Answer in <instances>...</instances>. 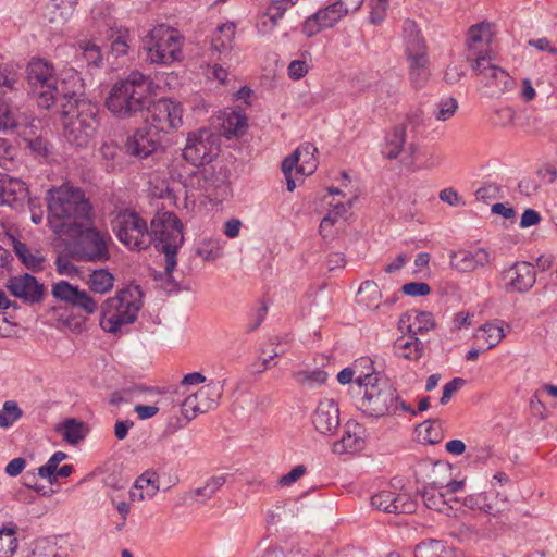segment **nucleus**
Here are the masks:
<instances>
[{
    "label": "nucleus",
    "mask_w": 557,
    "mask_h": 557,
    "mask_svg": "<svg viewBox=\"0 0 557 557\" xmlns=\"http://www.w3.org/2000/svg\"><path fill=\"white\" fill-rule=\"evenodd\" d=\"M247 127V119L237 112L230 113L223 122L226 137L243 134Z\"/></svg>",
    "instance_id": "nucleus-48"
},
{
    "label": "nucleus",
    "mask_w": 557,
    "mask_h": 557,
    "mask_svg": "<svg viewBox=\"0 0 557 557\" xmlns=\"http://www.w3.org/2000/svg\"><path fill=\"white\" fill-rule=\"evenodd\" d=\"M293 376L299 384L308 387L320 386L327 380V373L320 369L297 371Z\"/></svg>",
    "instance_id": "nucleus-44"
},
{
    "label": "nucleus",
    "mask_w": 557,
    "mask_h": 557,
    "mask_svg": "<svg viewBox=\"0 0 557 557\" xmlns=\"http://www.w3.org/2000/svg\"><path fill=\"white\" fill-rule=\"evenodd\" d=\"M26 74L29 95L42 109H50L58 102L73 99L83 92V84L77 73L59 78L53 64L45 59H32Z\"/></svg>",
    "instance_id": "nucleus-2"
},
{
    "label": "nucleus",
    "mask_w": 557,
    "mask_h": 557,
    "mask_svg": "<svg viewBox=\"0 0 557 557\" xmlns=\"http://www.w3.org/2000/svg\"><path fill=\"white\" fill-rule=\"evenodd\" d=\"M16 126L17 123L13 112L0 98V131L14 129Z\"/></svg>",
    "instance_id": "nucleus-57"
},
{
    "label": "nucleus",
    "mask_w": 557,
    "mask_h": 557,
    "mask_svg": "<svg viewBox=\"0 0 557 557\" xmlns=\"http://www.w3.org/2000/svg\"><path fill=\"white\" fill-rule=\"evenodd\" d=\"M225 381L211 382L197 391V397H200L208 405V410L215 407L223 394Z\"/></svg>",
    "instance_id": "nucleus-42"
},
{
    "label": "nucleus",
    "mask_w": 557,
    "mask_h": 557,
    "mask_svg": "<svg viewBox=\"0 0 557 557\" xmlns=\"http://www.w3.org/2000/svg\"><path fill=\"white\" fill-rule=\"evenodd\" d=\"M76 58L82 59L88 65L96 67L102 63V53L100 47L89 40H81L76 51Z\"/></svg>",
    "instance_id": "nucleus-41"
},
{
    "label": "nucleus",
    "mask_w": 557,
    "mask_h": 557,
    "mask_svg": "<svg viewBox=\"0 0 557 557\" xmlns=\"http://www.w3.org/2000/svg\"><path fill=\"white\" fill-rule=\"evenodd\" d=\"M112 228L119 240L129 249L145 250L152 243L164 253V272L170 280L177 264L176 255L184 243L183 224L172 212H158L148 228L134 210L120 211L112 221Z\"/></svg>",
    "instance_id": "nucleus-1"
},
{
    "label": "nucleus",
    "mask_w": 557,
    "mask_h": 557,
    "mask_svg": "<svg viewBox=\"0 0 557 557\" xmlns=\"http://www.w3.org/2000/svg\"><path fill=\"white\" fill-rule=\"evenodd\" d=\"M474 337L486 345L485 350H490L503 341L505 333L497 322H487L476 330Z\"/></svg>",
    "instance_id": "nucleus-32"
},
{
    "label": "nucleus",
    "mask_w": 557,
    "mask_h": 557,
    "mask_svg": "<svg viewBox=\"0 0 557 557\" xmlns=\"http://www.w3.org/2000/svg\"><path fill=\"white\" fill-rule=\"evenodd\" d=\"M347 14V8L342 5V1H335L317 12V17L322 22V26L326 28L333 27Z\"/></svg>",
    "instance_id": "nucleus-38"
},
{
    "label": "nucleus",
    "mask_w": 557,
    "mask_h": 557,
    "mask_svg": "<svg viewBox=\"0 0 557 557\" xmlns=\"http://www.w3.org/2000/svg\"><path fill=\"white\" fill-rule=\"evenodd\" d=\"M492 36V25L487 22H482L475 25H472L468 30V39H467V61L472 64L474 63L475 58L486 57L488 58V53L486 50L479 49V45L488 44Z\"/></svg>",
    "instance_id": "nucleus-23"
},
{
    "label": "nucleus",
    "mask_w": 557,
    "mask_h": 557,
    "mask_svg": "<svg viewBox=\"0 0 557 557\" xmlns=\"http://www.w3.org/2000/svg\"><path fill=\"white\" fill-rule=\"evenodd\" d=\"M450 267L459 272H473L479 268L488 265L492 261L490 252L485 248L473 251H453L449 256Z\"/></svg>",
    "instance_id": "nucleus-21"
},
{
    "label": "nucleus",
    "mask_w": 557,
    "mask_h": 557,
    "mask_svg": "<svg viewBox=\"0 0 557 557\" xmlns=\"http://www.w3.org/2000/svg\"><path fill=\"white\" fill-rule=\"evenodd\" d=\"M148 115L146 124L153 129L156 134H169L183 125V108L181 103L170 99H159L146 108Z\"/></svg>",
    "instance_id": "nucleus-10"
},
{
    "label": "nucleus",
    "mask_w": 557,
    "mask_h": 557,
    "mask_svg": "<svg viewBox=\"0 0 557 557\" xmlns=\"http://www.w3.org/2000/svg\"><path fill=\"white\" fill-rule=\"evenodd\" d=\"M407 136V123L395 125L386 137V146L384 154L387 159L393 160L399 157L404 150Z\"/></svg>",
    "instance_id": "nucleus-30"
},
{
    "label": "nucleus",
    "mask_w": 557,
    "mask_h": 557,
    "mask_svg": "<svg viewBox=\"0 0 557 557\" xmlns=\"http://www.w3.org/2000/svg\"><path fill=\"white\" fill-rule=\"evenodd\" d=\"M143 42L148 62L168 65L182 59L185 37L178 29L160 24L144 37Z\"/></svg>",
    "instance_id": "nucleus-9"
},
{
    "label": "nucleus",
    "mask_w": 557,
    "mask_h": 557,
    "mask_svg": "<svg viewBox=\"0 0 557 557\" xmlns=\"http://www.w3.org/2000/svg\"><path fill=\"white\" fill-rule=\"evenodd\" d=\"M371 505L380 511L395 515H408L417 509V502L409 494H397L389 490L374 494L371 497Z\"/></svg>",
    "instance_id": "nucleus-15"
},
{
    "label": "nucleus",
    "mask_w": 557,
    "mask_h": 557,
    "mask_svg": "<svg viewBox=\"0 0 557 557\" xmlns=\"http://www.w3.org/2000/svg\"><path fill=\"white\" fill-rule=\"evenodd\" d=\"M129 34L127 29H117L114 32V34L111 35L112 42H111V51L116 57L124 55L128 51V40Z\"/></svg>",
    "instance_id": "nucleus-55"
},
{
    "label": "nucleus",
    "mask_w": 557,
    "mask_h": 557,
    "mask_svg": "<svg viewBox=\"0 0 557 557\" xmlns=\"http://www.w3.org/2000/svg\"><path fill=\"white\" fill-rule=\"evenodd\" d=\"M376 92L379 102H382L384 106L395 104L399 100L400 81H380L376 85Z\"/></svg>",
    "instance_id": "nucleus-37"
},
{
    "label": "nucleus",
    "mask_w": 557,
    "mask_h": 557,
    "mask_svg": "<svg viewBox=\"0 0 557 557\" xmlns=\"http://www.w3.org/2000/svg\"><path fill=\"white\" fill-rule=\"evenodd\" d=\"M307 471V468L304 465H298L294 467L288 473L282 475L278 480V484L281 486H290L295 482H297Z\"/></svg>",
    "instance_id": "nucleus-62"
},
{
    "label": "nucleus",
    "mask_w": 557,
    "mask_h": 557,
    "mask_svg": "<svg viewBox=\"0 0 557 557\" xmlns=\"http://www.w3.org/2000/svg\"><path fill=\"white\" fill-rule=\"evenodd\" d=\"M197 183L209 197L224 199L230 194L228 170L224 165L205 166L197 174Z\"/></svg>",
    "instance_id": "nucleus-13"
},
{
    "label": "nucleus",
    "mask_w": 557,
    "mask_h": 557,
    "mask_svg": "<svg viewBox=\"0 0 557 557\" xmlns=\"http://www.w3.org/2000/svg\"><path fill=\"white\" fill-rule=\"evenodd\" d=\"M48 223L53 233L61 235L92 219V207L79 188L64 184L48 190Z\"/></svg>",
    "instance_id": "nucleus-3"
},
{
    "label": "nucleus",
    "mask_w": 557,
    "mask_h": 557,
    "mask_svg": "<svg viewBox=\"0 0 557 557\" xmlns=\"http://www.w3.org/2000/svg\"><path fill=\"white\" fill-rule=\"evenodd\" d=\"M196 255L202 258L205 261H214L221 256V247L219 240L213 238L202 239L197 248Z\"/></svg>",
    "instance_id": "nucleus-51"
},
{
    "label": "nucleus",
    "mask_w": 557,
    "mask_h": 557,
    "mask_svg": "<svg viewBox=\"0 0 557 557\" xmlns=\"http://www.w3.org/2000/svg\"><path fill=\"white\" fill-rule=\"evenodd\" d=\"M65 235L71 238L69 249L76 261L106 262L110 259L111 237L107 232L97 230L92 224V219Z\"/></svg>",
    "instance_id": "nucleus-7"
},
{
    "label": "nucleus",
    "mask_w": 557,
    "mask_h": 557,
    "mask_svg": "<svg viewBox=\"0 0 557 557\" xmlns=\"http://www.w3.org/2000/svg\"><path fill=\"white\" fill-rule=\"evenodd\" d=\"M443 487V483L432 482L422 491H419L418 494L426 508L450 516L454 510V504L459 503V499L453 496L447 498L446 494L440 491Z\"/></svg>",
    "instance_id": "nucleus-22"
},
{
    "label": "nucleus",
    "mask_w": 557,
    "mask_h": 557,
    "mask_svg": "<svg viewBox=\"0 0 557 557\" xmlns=\"http://www.w3.org/2000/svg\"><path fill=\"white\" fill-rule=\"evenodd\" d=\"M401 290L408 296H426L430 294L431 287L428 283L424 282H410L404 284Z\"/></svg>",
    "instance_id": "nucleus-60"
},
{
    "label": "nucleus",
    "mask_w": 557,
    "mask_h": 557,
    "mask_svg": "<svg viewBox=\"0 0 557 557\" xmlns=\"http://www.w3.org/2000/svg\"><path fill=\"white\" fill-rule=\"evenodd\" d=\"M507 293H528L536 282L534 267L527 261H517L500 273Z\"/></svg>",
    "instance_id": "nucleus-12"
},
{
    "label": "nucleus",
    "mask_w": 557,
    "mask_h": 557,
    "mask_svg": "<svg viewBox=\"0 0 557 557\" xmlns=\"http://www.w3.org/2000/svg\"><path fill=\"white\" fill-rule=\"evenodd\" d=\"M206 411H208V405L205 404L200 397H197V392L186 397L182 404V414L187 419V421L195 418L197 413Z\"/></svg>",
    "instance_id": "nucleus-50"
},
{
    "label": "nucleus",
    "mask_w": 557,
    "mask_h": 557,
    "mask_svg": "<svg viewBox=\"0 0 557 557\" xmlns=\"http://www.w3.org/2000/svg\"><path fill=\"white\" fill-rule=\"evenodd\" d=\"M323 28L325 27L322 26V22L317 17V12L307 17L302 25V32L309 38L320 33Z\"/></svg>",
    "instance_id": "nucleus-63"
},
{
    "label": "nucleus",
    "mask_w": 557,
    "mask_h": 557,
    "mask_svg": "<svg viewBox=\"0 0 557 557\" xmlns=\"http://www.w3.org/2000/svg\"><path fill=\"white\" fill-rule=\"evenodd\" d=\"M394 351L399 358L417 361L423 355L424 345L417 336H401L395 341Z\"/></svg>",
    "instance_id": "nucleus-27"
},
{
    "label": "nucleus",
    "mask_w": 557,
    "mask_h": 557,
    "mask_svg": "<svg viewBox=\"0 0 557 557\" xmlns=\"http://www.w3.org/2000/svg\"><path fill=\"white\" fill-rule=\"evenodd\" d=\"M136 490H146V496L152 498L159 491V475L154 471H146L139 475L134 484Z\"/></svg>",
    "instance_id": "nucleus-46"
},
{
    "label": "nucleus",
    "mask_w": 557,
    "mask_h": 557,
    "mask_svg": "<svg viewBox=\"0 0 557 557\" xmlns=\"http://www.w3.org/2000/svg\"><path fill=\"white\" fill-rule=\"evenodd\" d=\"M23 414V411L14 400H8L3 404L0 410V428H9L17 421Z\"/></svg>",
    "instance_id": "nucleus-52"
},
{
    "label": "nucleus",
    "mask_w": 557,
    "mask_h": 557,
    "mask_svg": "<svg viewBox=\"0 0 557 557\" xmlns=\"http://www.w3.org/2000/svg\"><path fill=\"white\" fill-rule=\"evenodd\" d=\"M308 70L309 66L305 60H294L289 63L287 73L289 78L293 81H298L306 76Z\"/></svg>",
    "instance_id": "nucleus-61"
},
{
    "label": "nucleus",
    "mask_w": 557,
    "mask_h": 557,
    "mask_svg": "<svg viewBox=\"0 0 557 557\" xmlns=\"http://www.w3.org/2000/svg\"><path fill=\"white\" fill-rule=\"evenodd\" d=\"M356 385L362 396L356 400L357 408L366 416L380 418L395 412L398 394L394 386L376 373L359 374Z\"/></svg>",
    "instance_id": "nucleus-5"
},
{
    "label": "nucleus",
    "mask_w": 557,
    "mask_h": 557,
    "mask_svg": "<svg viewBox=\"0 0 557 557\" xmlns=\"http://www.w3.org/2000/svg\"><path fill=\"white\" fill-rule=\"evenodd\" d=\"M381 298V290L374 281H366L360 285L357 298L360 306L375 310L380 307Z\"/></svg>",
    "instance_id": "nucleus-35"
},
{
    "label": "nucleus",
    "mask_w": 557,
    "mask_h": 557,
    "mask_svg": "<svg viewBox=\"0 0 557 557\" xmlns=\"http://www.w3.org/2000/svg\"><path fill=\"white\" fill-rule=\"evenodd\" d=\"M218 138L208 131L190 133L187 137L183 158L193 165L210 163L219 153Z\"/></svg>",
    "instance_id": "nucleus-11"
},
{
    "label": "nucleus",
    "mask_w": 557,
    "mask_h": 557,
    "mask_svg": "<svg viewBox=\"0 0 557 557\" xmlns=\"http://www.w3.org/2000/svg\"><path fill=\"white\" fill-rule=\"evenodd\" d=\"M58 431H61L63 440L72 445L79 443L87 435L85 424L75 419H66L62 429H58Z\"/></svg>",
    "instance_id": "nucleus-39"
},
{
    "label": "nucleus",
    "mask_w": 557,
    "mask_h": 557,
    "mask_svg": "<svg viewBox=\"0 0 557 557\" xmlns=\"http://www.w3.org/2000/svg\"><path fill=\"white\" fill-rule=\"evenodd\" d=\"M61 108L65 139L76 147H86L99 126L97 106L75 97L61 102Z\"/></svg>",
    "instance_id": "nucleus-6"
},
{
    "label": "nucleus",
    "mask_w": 557,
    "mask_h": 557,
    "mask_svg": "<svg viewBox=\"0 0 557 557\" xmlns=\"http://www.w3.org/2000/svg\"><path fill=\"white\" fill-rule=\"evenodd\" d=\"M466 381L461 377H455L448 383H446L443 387V394L440 399L442 405L448 404L454 394L459 391L462 386H465Z\"/></svg>",
    "instance_id": "nucleus-59"
},
{
    "label": "nucleus",
    "mask_w": 557,
    "mask_h": 557,
    "mask_svg": "<svg viewBox=\"0 0 557 557\" xmlns=\"http://www.w3.org/2000/svg\"><path fill=\"white\" fill-rule=\"evenodd\" d=\"M235 24L225 23L219 26L211 40V52L218 61L228 58L235 38Z\"/></svg>",
    "instance_id": "nucleus-24"
},
{
    "label": "nucleus",
    "mask_w": 557,
    "mask_h": 557,
    "mask_svg": "<svg viewBox=\"0 0 557 557\" xmlns=\"http://www.w3.org/2000/svg\"><path fill=\"white\" fill-rule=\"evenodd\" d=\"M10 293L26 304H39L44 298V285L28 273L11 276L7 282Z\"/></svg>",
    "instance_id": "nucleus-18"
},
{
    "label": "nucleus",
    "mask_w": 557,
    "mask_h": 557,
    "mask_svg": "<svg viewBox=\"0 0 557 557\" xmlns=\"http://www.w3.org/2000/svg\"><path fill=\"white\" fill-rule=\"evenodd\" d=\"M419 435L422 436L423 441L428 444L434 445L442 442L443 424L440 420H428L419 426Z\"/></svg>",
    "instance_id": "nucleus-43"
},
{
    "label": "nucleus",
    "mask_w": 557,
    "mask_h": 557,
    "mask_svg": "<svg viewBox=\"0 0 557 557\" xmlns=\"http://www.w3.org/2000/svg\"><path fill=\"white\" fill-rule=\"evenodd\" d=\"M16 154L17 149L11 144L10 139L0 137V166L10 169Z\"/></svg>",
    "instance_id": "nucleus-56"
},
{
    "label": "nucleus",
    "mask_w": 557,
    "mask_h": 557,
    "mask_svg": "<svg viewBox=\"0 0 557 557\" xmlns=\"http://www.w3.org/2000/svg\"><path fill=\"white\" fill-rule=\"evenodd\" d=\"M404 40L408 60L428 58L425 41L417 24L411 20L404 23Z\"/></svg>",
    "instance_id": "nucleus-25"
},
{
    "label": "nucleus",
    "mask_w": 557,
    "mask_h": 557,
    "mask_svg": "<svg viewBox=\"0 0 557 557\" xmlns=\"http://www.w3.org/2000/svg\"><path fill=\"white\" fill-rule=\"evenodd\" d=\"M312 424L321 435H333L339 428V408L333 399L321 400L311 417Z\"/></svg>",
    "instance_id": "nucleus-19"
},
{
    "label": "nucleus",
    "mask_w": 557,
    "mask_h": 557,
    "mask_svg": "<svg viewBox=\"0 0 557 557\" xmlns=\"http://www.w3.org/2000/svg\"><path fill=\"white\" fill-rule=\"evenodd\" d=\"M405 319L409 322L408 329L411 336L428 332L435 326L433 315L430 312L413 310L404 314L399 322L405 323Z\"/></svg>",
    "instance_id": "nucleus-29"
},
{
    "label": "nucleus",
    "mask_w": 557,
    "mask_h": 557,
    "mask_svg": "<svg viewBox=\"0 0 557 557\" xmlns=\"http://www.w3.org/2000/svg\"><path fill=\"white\" fill-rule=\"evenodd\" d=\"M114 281V275L107 269H98L89 275L87 285L94 293L106 294L112 289Z\"/></svg>",
    "instance_id": "nucleus-36"
},
{
    "label": "nucleus",
    "mask_w": 557,
    "mask_h": 557,
    "mask_svg": "<svg viewBox=\"0 0 557 557\" xmlns=\"http://www.w3.org/2000/svg\"><path fill=\"white\" fill-rule=\"evenodd\" d=\"M224 475L212 476L206 481L203 486L197 487L188 493V498L193 502L205 504L225 484Z\"/></svg>",
    "instance_id": "nucleus-33"
},
{
    "label": "nucleus",
    "mask_w": 557,
    "mask_h": 557,
    "mask_svg": "<svg viewBox=\"0 0 557 557\" xmlns=\"http://www.w3.org/2000/svg\"><path fill=\"white\" fill-rule=\"evenodd\" d=\"M318 149L310 143H306L295 150L297 159L300 163L298 173H301L302 175H311L314 173L318 166V161L315 158Z\"/></svg>",
    "instance_id": "nucleus-34"
},
{
    "label": "nucleus",
    "mask_w": 557,
    "mask_h": 557,
    "mask_svg": "<svg viewBox=\"0 0 557 557\" xmlns=\"http://www.w3.org/2000/svg\"><path fill=\"white\" fill-rule=\"evenodd\" d=\"M542 220L540 212L534 209L528 208L521 215L519 226L521 228H528L537 225Z\"/></svg>",
    "instance_id": "nucleus-64"
},
{
    "label": "nucleus",
    "mask_w": 557,
    "mask_h": 557,
    "mask_svg": "<svg viewBox=\"0 0 557 557\" xmlns=\"http://www.w3.org/2000/svg\"><path fill=\"white\" fill-rule=\"evenodd\" d=\"M18 528L14 522L0 527V557H13L18 548Z\"/></svg>",
    "instance_id": "nucleus-31"
},
{
    "label": "nucleus",
    "mask_w": 557,
    "mask_h": 557,
    "mask_svg": "<svg viewBox=\"0 0 557 557\" xmlns=\"http://www.w3.org/2000/svg\"><path fill=\"white\" fill-rule=\"evenodd\" d=\"M359 429L357 423L347 424L342 438L333 445L334 453L345 454L361 449L363 441L359 435Z\"/></svg>",
    "instance_id": "nucleus-28"
},
{
    "label": "nucleus",
    "mask_w": 557,
    "mask_h": 557,
    "mask_svg": "<svg viewBox=\"0 0 557 557\" xmlns=\"http://www.w3.org/2000/svg\"><path fill=\"white\" fill-rule=\"evenodd\" d=\"M445 546L441 541L429 540L416 546V557H445Z\"/></svg>",
    "instance_id": "nucleus-49"
},
{
    "label": "nucleus",
    "mask_w": 557,
    "mask_h": 557,
    "mask_svg": "<svg viewBox=\"0 0 557 557\" xmlns=\"http://www.w3.org/2000/svg\"><path fill=\"white\" fill-rule=\"evenodd\" d=\"M27 201H29V191L26 184L20 178L0 174V205L22 211Z\"/></svg>",
    "instance_id": "nucleus-17"
},
{
    "label": "nucleus",
    "mask_w": 557,
    "mask_h": 557,
    "mask_svg": "<svg viewBox=\"0 0 557 557\" xmlns=\"http://www.w3.org/2000/svg\"><path fill=\"white\" fill-rule=\"evenodd\" d=\"M8 242L20 261L27 269L36 271L42 268L45 258L38 250L32 251L25 243L18 240L13 234H8Z\"/></svg>",
    "instance_id": "nucleus-26"
},
{
    "label": "nucleus",
    "mask_w": 557,
    "mask_h": 557,
    "mask_svg": "<svg viewBox=\"0 0 557 557\" xmlns=\"http://www.w3.org/2000/svg\"><path fill=\"white\" fill-rule=\"evenodd\" d=\"M151 81L139 72L115 83L106 98L107 109L117 119H129L151 103Z\"/></svg>",
    "instance_id": "nucleus-4"
},
{
    "label": "nucleus",
    "mask_w": 557,
    "mask_h": 557,
    "mask_svg": "<svg viewBox=\"0 0 557 557\" xmlns=\"http://www.w3.org/2000/svg\"><path fill=\"white\" fill-rule=\"evenodd\" d=\"M52 296L63 302L84 311L87 314L96 312L98 306L95 299L83 289L73 286L67 281H59L52 285Z\"/></svg>",
    "instance_id": "nucleus-14"
},
{
    "label": "nucleus",
    "mask_w": 557,
    "mask_h": 557,
    "mask_svg": "<svg viewBox=\"0 0 557 557\" xmlns=\"http://www.w3.org/2000/svg\"><path fill=\"white\" fill-rule=\"evenodd\" d=\"M409 61V77L414 88H421L429 79V58L411 59Z\"/></svg>",
    "instance_id": "nucleus-40"
},
{
    "label": "nucleus",
    "mask_w": 557,
    "mask_h": 557,
    "mask_svg": "<svg viewBox=\"0 0 557 557\" xmlns=\"http://www.w3.org/2000/svg\"><path fill=\"white\" fill-rule=\"evenodd\" d=\"M77 4V0H51V5L55 9L53 12L55 16L50 20L53 21H66L74 11Z\"/></svg>",
    "instance_id": "nucleus-54"
},
{
    "label": "nucleus",
    "mask_w": 557,
    "mask_h": 557,
    "mask_svg": "<svg viewBox=\"0 0 557 557\" xmlns=\"http://www.w3.org/2000/svg\"><path fill=\"white\" fill-rule=\"evenodd\" d=\"M55 544L47 539H37L33 543V548L21 552V557H55Z\"/></svg>",
    "instance_id": "nucleus-45"
},
{
    "label": "nucleus",
    "mask_w": 557,
    "mask_h": 557,
    "mask_svg": "<svg viewBox=\"0 0 557 557\" xmlns=\"http://www.w3.org/2000/svg\"><path fill=\"white\" fill-rule=\"evenodd\" d=\"M17 82L16 72L13 66L10 64H0V87H5L9 90H13L15 88V84Z\"/></svg>",
    "instance_id": "nucleus-58"
},
{
    "label": "nucleus",
    "mask_w": 557,
    "mask_h": 557,
    "mask_svg": "<svg viewBox=\"0 0 557 557\" xmlns=\"http://www.w3.org/2000/svg\"><path fill=\"white\" fill-rule=\"evenodd\" d=\"M471 67L475 74L483 77L485 85L495 88L497 92H506L510 90L515 84L513 79L505 70L491 63V57L475 58Z\"/></svg>",
    "instance_id": "nucleus-16"
},
{
    "label": "nucleus",
    "mask_w": 557,
    "mask_h": 557,
    "mask_svg": "<svg viewBox=\"0 0 557 557\" xmlns=\"http://www.w3.org/2000/svg\"><path fill=\"white\" fill-rule=\"evenodd\" d=\"M143 306L138 287L125 288L108 298L102 305L100 326L104 332L116 333L123 325L133 323Z\"/></svg>",
    "instance_id": "nucleus-8"
},
{
    "label": "nucleus",
    "mask_w": 557,
    "mask_h": 557,
    "mask_svg": "<svg viewBox=\"0 0 557 557\" xmlns=\"http://www.w3.org/2000/svg\"><path fill=\"white\" fill-rule=\"evenodd\" d=\"M458 109V102L455 98L448 97L441 100L434 111V116L438 121H447L456 113Z\"/></svg>",
    "instance_id": "nucleus-53"
},
{
    "label": "nucleus",
    "mask_w": 557,
    "mask_h": 557,
    "mask_svg": "<svg viewBox=\"0 0 557 557\" xmlns=\"http://www.w3.org/2000/svg\"><path fill=\"white\" fill-rule=\"evenodd\" d=\"M67 455L63 451H55L47 461L46 465L38 468V475L42 479H47L50 484L57 482L55 472L59 469L58 466L61 461L66 459Z\"/></svg>",
    "instance_id": "nucleus-47"
},
{
    "label": "nucleus",
    "mask_w": 557,
    "mask_h": 557,
    "mask_svg": "<svg viewBox=\"0 0 557 557\" xmlns=\"http://www.w3.org/2000/svg\"><path fill=\"white\" fill-rule=\"evenodd\" d=\"M161 135L146 124L139 128L126 141V150L129 154L145 159L154 152L160 146Z\"/></svg>",
    "instance_id": "nucleus-20"
}]
</instances>
